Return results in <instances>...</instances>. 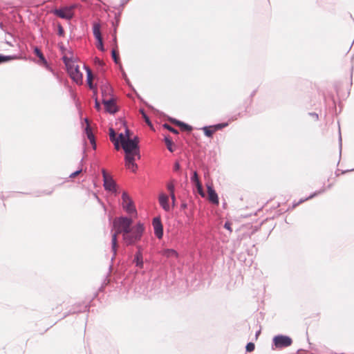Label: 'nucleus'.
<instances>
[{
    "instance_id": "b1692460",
    "label": "nucleus",
    "mask_w": 354,
    "mask_h": 354,
    "mask_svg": "<svg viewBox=\"0 0 354 354\" xmlns=\"http://www.w3.org/2000/svg\"><path fill=\"white\" fill-rule=\"evenodd\" d=\"M196 187L197 188V190H198V194L202 196V197H204L205 196V193L203 192V187H202V184L201 183H198L197 184H196Z\"/></svg>"
},
{
    "instance_id": "a878e982",
    "label": "nucleus",
    "mask_w": 354,
    "mask_h": 354,
    "mask_svg": "<svg viewBox=\"0 0 354 354\" xmlns=\"http://www.w3.org/2000/svg\"><path fill=\"white\" fill-rule=\"evenodd\" d=\"M35 52L36 55L39 57V59L42 62H46L45 58H44L43 54L41 53V52L37 48H35Z\"/></svg>"
},
{
    "instance_id": "7ed1b4c3",
    "label": "nucleus",
    "mask_w": 354,
    "mask_h": 354,
    "mask_svg": "<svg viewBox=\"0 0 354 354\" xmlns=\"http://www.w3.org/2000/svg\"><path fill=\"white\" fill-rule=\"evenodd\" d=\"M120 142L126 156L130 155L131 156H137L138 159L140 158V150L138 147V139L135 137L133 139L131 138L130 131L126 128L125 133H120L119 135Z\"/></svg>"
},
{
    "instance_id": "2f4dec72",
    "label": "nucleus",
    "mask_w": 354,
    "mask_h": 354,
    "mask_svg": "<svg viewBox=\"0 0 354 354\" xmlns=\"http://www.w3.org/2000/svg\"><path fill=\"white\" fill-rule=\"evenodd\" d=\"M94 63L96 64V65H98V66H103L104 65V62L102 60L100 59L98 57H95L94 59Z\"/></svg>"
},
{
    "instance_id": "f8f14e48",
    "label": "nucleus",
    "mask_w": 354,
    "mask_h": 354,
    "mask_svg": "<svg viewBox=\"0 0 354 354\" xmlns=\"http://www.w3.org/2000/svg\"><path fill=\"white\" fill-rule=\"evenodd\" d=\"M102 24L100 22L93 24V32L97 39L98 44H103V40L101 35Z\"/></svg>"
},
{
    "instance_id": "7c9ffc66",
    "label": "nucleus",
    "mask_w": 354,
    "mask_h": 354,
    "mask_svg": "<svg viewBox=\"0 0 354 354\" xmlns=\"http://www.w3.org/2000/svg\"><path fill=\"white\" fill-rule=\"evenodd\" d=\"M167 189L169 191L170 194L174 193V185L172 182H170L169 183L167 184Z\"/></svg>"
},
{
    "instance_id": "f3484780",
    "label": "nucleus",
    "mask_w": 354,
    "mask_h": 354,
    "mask_svg": "<svg viewBox=\"0 0 354 354\" xmlns=\"http://www.w3.org/2000/svg\"><path fill=\"white\" fill-rule=\"evenodd\" d=\"M160 254L167 258H178V252L174 249H165L160 252Z\"/></svg>"
},
{
    "instance_id": "423d86ee",
    "label": "nucleus",
    "mask_w": 354,
    "mask_h": 354,
    "mask_svg": "<svg viewBox=\"0 0 354 354\" xmlns=\"http://www.w3.org/2000/svg\"><path fill=\"white\" fill-rule=\"evenodd\" d=\"M122 207L126 210V212L128 214H136V209L133 205V203L127 192H124L122 193Z\"/></svg>"
},
{
    "instance_id": "9b49d317",
    "label": "nucleus",
    "mask_w": 354,
    "mask_h": 354,
    "mask_svg": "<svg viewBox=\"0 0 354 354\" xmlns=\"http://www.w3.org/2000/svg\"><path fill=\"white\" fill-rule=\"evenodd\" d=\"M227 126V124L223 123V124H218L214 126H210V127H203V130L204 131V133L207 137H212L213 134L219 129H221L222 128Z\"/></svg>"
},
{
    "instance_id": "cd10ccee",
    "label": "nucleus",
    "mask_w": 354,
    "mask_h": 354,
    "mask_svg": "<svg viewBox=\"0 0 354 354\" xmlns=\"http://www.w3.org/2000/svg\"><path fill=\"white\" fill-rule=\"evenodd\" d=\"M109 137H110V140L112 142H114L115 140H118V138H115V133L112 128H111L109 129Z\"/></svg>"
},
{
    "instance_id": "bb28decb",
    "label": "nucleus",
    "mask_w": 354,
    "mask_h": 354,
    "mask_svg": "<svg viewBox=\"0 0 354 354\" xmlns=\"http://www.w3.org/2000/svg\"><path fill=\"white\" fill-rule=\"evenodd\" d=\"M163 127L167 129H168L169 131H171V132H172V133H174L175 134H178V131L176 129H174L172 127H171L169 124H165L163 125Z\"/></svg>"
},
{
    "instance_id": "9d476101",
    "label": "nucleus",
    "mask_w": 354,
    "mask_h": 354,
    "mask_svg": "<svg viewBox=\"0 0 354 354\" xmlns=\"http://www.w3.org/2000/svg\"><path fill=\"white\" fill-rule=\"evenodd\" d=\"M153 226L156 236L158 239H162L163 236V227L160 218L156 217L153 219Z\"/></svg>"
},
{
    "instance_id": "c756f323",
    "label": "nucleus",
    "mask_w": 354,
    "mask_h": 354,
    "mask_svg": "<svg viewBox=\"0 0 354 354\" xmlns=\"http://www.w3.org/2000/svg\"><path fill=\"white\" fill-rule=\"evenodd\" d=\"M12 59H13V57L10 56H3L0 55V63L10 60Z\"/></svg>"
},
{
    "instance_id": "58836bf2",
    "label": "nucleus",
    "mask_w": 354,
    "mask_h": 354,
    "mask_svg": "<svg viewBox=\"0 0 354 354\" xmlns=\"http://www.w3.org/2000/svg\"><path fill=\"white\" fill-rule=\"evenodd\" d=\"M64 32V30H63V28L59 25V34L60 35H62Z\"/></svg>"
},
{
    "instance_id": "4468645a",
    "label": "nucleus",
    "mask_w": 354,
    "mask_h": 354,
    "mask_svg": "<svg viewBox=\"0 0 354 354\" xmlns=\"http://www.w3.org/2000/svg\"><path fill=\"white\" fill-rule=\"evenodd\" d=\"M207 188L208 193V200L213 204L218 205V197L212 186L210 185H207Z\"/></svg>"
},
{
    "instance_id": "39448f33",
    "label": "nucleus",
    "mask_w": 354,
    "mask_h": 354,
    "mask_svg": "<svg viewBox=\"0 0 354 354\" xmlns=\"http://www.w3.org/2000/svg\"><path fill=\"white\" fill-rule=\"evenodd\" d=\"M75 8V6H66L60 9H55L52 11V13L62 19L70 20L73 17V9Z\"/></svg>"
},
{
    "instance_id": "2eb2a0df",
    "label": "nucleus",
    "mask_w": 354,
    "mask_h": 354,
    "mask_svg": "<svg viewBox=\"0 0 354 354\" xmlns=\"http://www.w3.org/2000/svg\"><path fill=\"white\" fill-rule=\"evenodd\" d=\"M85 122L86 123V127L85 128V133L86 134L88 139L89 140L91 144L93 145V148L95 149V147H96L95 140L94 135L92 133V131H91V129L90 127V124H89V121L87 118H86Z\"/></svg>"
},
{
    "instance_id": "4c0bfd02",
    "label": "nucleus",
    "mask_w": 354,
    "mask_h": 354,
    "mask_svg": "<svg viewBox=\"0 0 354 354\" xmlns=\"http://www.w3.org/2000/svg\"><path fill=\"white\" fill-rule=\"evenodd\" d=\"M170 196H171V198L172 200V203H173V204H174V203L176 201V197H175L174 193H171Z\"/></svg>"
},
{
    "instance_id": "ddd939ff",
    "label": "nucleus",
    "mask_w": 354,
    "mask_h": 354,
    "mask_svg": "<svg viewBox=\"0 0 354 354\" xmlns=\"http://www.w3.org/2000/svg\"><path fill=\"white\" fill-rule=\"evenodd\" d=\"M136 159H138L137 156H131L130 155L125 156V166L133 172H136L138 168V165L135 163Z\"/></svg>"
},
{
    "instance_id": "c9c22d12",
    "label": "nucleus",
    "mask_w": 354,
    "mask_h": 354,
    "mask_svg": "<svg viewBox=\"0 0 354 354\" xmlns=\"http://www.w3.org/2000/svg\"><path fill=\"white\" fill-rule=\"evenodd\" d=\"M224 227L228 230H230V232H232V228H231V223H229V222H226L224 225Z\"/></svg>"
},
{
    "instance_id": "393cba45",
    "label": "nucleus",
    "mask_w": 354,
    "mask_h": 354,
    "mask_svg": "<svg viewBox=\"0 0 354 354\" xmlns=\"http://www.w3.org/2000/svg\"><path fill=\"white\" fill-rule=\"evenodd\" d=\"M191 180L194 183H195V185L201 182L198 178V174L196 171H194L193 176L191 178Z\"/></svg>"
},
{
    "instance_id": "e433bc0d",
    "label": "nucleus",
    "mask_w": 354,
    "mask_h": 354,
    "mask_svg": "<svg viewBox=\"0 0 354 354\" xmlns=\"http://www.w3.org/2000/svg\"><path fill=\"white\" fill-rule=\"evenodd\" d=\"M179 169H180V165H179V163H178V162H176V163L174 164V170H175V171H178V170H179Z\"/></svg>"
},
{
    "instance_id": "dca6fc26",
    "label": "nucleus",
    "mask_w": 354,
    "mask_h": 354,
    "mask_svg": "<svg viewBox=\"0 0 354 354\" xmlns=\"http://www.w3.org/2000/svg\"><path fill=\"white\" fill-rule=\"evenodd\" d=\"M159 203L161 207L165 210L169 211L170 209L169 205V198L167 195L162 194L159 196Z\"/></svg>"
},
{
    "instance_id": "ea45409f",
    "label": "nucleus",
    "mask_w": 354,
    "mask_h": 354,
    "mask_svg": "<svg viewBox=\"0 0 354 354\" xmlns=\"http://www.w3.org/2000/svg\"><path fill=\"white\" fill-rule=\"evenodd\" d=\"M95 108L97 109H100V104L99 102L97 100H95Z\"/></svg>"
},
{
    "instance_id": "1a4fd4ad",
    "label": "nucleus",
    "mask_w": 354,
    "mask_h": 354,
    "mask_svg": "<svg viewBox=\"0 0 354 354\" xmlns=\"http://www.w3.org/2000/svg\"><path fill=\"white\" fill-rule=\"evenodd\" d=\"M104 109L109 113H115L118 111V108L114 99L112 97H104L102 99Z\"/></svg>"
},
{
    "instance_id": "412c9836",
    "label": "nucleus",
    "mask_w": 354,
    "mask_h": 354,
    "mask_svg": "<svg viewBox=\"0 0 354 354\" xmlns=\"http://www.w3.org/2000/svg\"><path fill=\"white\" fill-rule=\"evenodd\" d=\"M111 53H112V57H113L114 62L116 64H119L120 63V57H119V51H118V48H113Z\"/></svg>"
},
{
    "instance_id": "a19ab883",
    "label": "nucleus",
    "mask_w": 354,
    "mask_h": 354,
    "mask_svg": "<svg viewBox=\"0 0 354 354\" xmlns=\"http://www.w3.org/2000/svg\"><path fill=\"white\" fill-rule=\"evenodd\" d=\"M310 115L313 118V119L315 120H317L318 119V115L316 114V113H310Z\"/></svg>"
},
{
    "instance_id": "f03ea898",
    "label": "nucleus",
    "mask_w": 354,
    "mask_h": 354,
    "mask_svg": "<svg viewBox=\"0 0 354 354\" xmlns=\"http://www.w3.org/2000/svg\"><path fill=\"white\" fill-rule=\"evenodd\" d=\"M132 220L127 217H120L114 219L113 228L115 232L112 234L111 243L113 258H115L117 253L118 239L117 236L119 234H122L123 240L127 239V234L131 232V225Z\"/></svg>"
},
{
    "instance_id": "c85d7f7f",
    "label": "nucleus",
    "mask_w": 354,
    "mask_h": 354,
    "mask_svg": "<svg viewBox=\"0 0 354 354\" xmlns=\"http://www.w3.org/2000/svg\"><path fill=\"white\" fill-rule=\"evenodd\" d=\"M255 346L254 343L250 342L246 345V351L248 352H252L254 350Z\"/></svg>"
},
{
    "instance_id": "f257e3e1",
    "label": "nucleus",
    "mask_w": 354,
    "mask_h": 354,
    "mask_svg": "<svg viewBox=\"0 0 354 354\" xmlns=\"http://www.w3.org/2000/svg\"><path fill=\"white\" fill-rule=\"evenodd\" d=\"M60 48L63 54L62 59L70 77L77 84H82L83 75L80 72V66L77 64L78 57L73 51L67 49L64 46H60Z\"/></svg>"
},
{
    "instance_id": "20e7f679",
    "label": "nucleus",
    "mask_w": 354,
    "mask_h": 354,
    "mask_svg": "<svg viewBox=\"0 0 354 354\" xmlns=\"http://www.w3.org/2000/svg\"><path fill=\"white\" fill-rule=\"evenodd\" d=\"M145 227L143 225L138 223L134 227L131 228V232L127 234V239H124V243L127 245L134 244L138 241L140 240L142 234L144 232Z\"/></svg>"
},
{
    "instance_id": "6ab92c4d",
    "label": "nucleus",
    "mask_w": 354,
    "mask_h": 354,
    "mask_svg": "<svg viewBox=\"0 0 354 354\" xmlns=\"http://www.w3.org/2000/svg\"><path fill=\"white\" fill-rule=\"evenodd\" d=\"M84 68H85V69L86 71V79H87L86 81H87V84H88V86H89V88L91 89H94L95 87H94V86L93 84V75L92 74V71L88 67L84 66Z\"/></svg>"
},
{
    "instance_id": "6e6552de",
    "label": "nucleus",
    "mask_w": 354,
    "mask_h": 354,
    "mask_svg": "<svg viewBox=\"0 0 354 354\" xmlns=\"http://www.w3.org/2000/svg\"><path fill=\"white\" fill-rule=\"evenodd\" d=\"M102 176L105 189L110 192H115L116 184L112 176L107 174L105 169H102Z\"/></svg>"
},
{
    "instance_id": "aec40b11",
    "label": "nucleus",
    "mask_w": 354,
    "mask_h": 354,
    "mask_svg": "<svg viewBox=\"0 0 354 354\" xmlns=\"http://www.w3.org/2000/svg\"><path fill=\"white\" fill-rule=\"evenodd\" d=\"M175 124L180 127L181 129L183 131H191L192 130V127L190 125L185 124L183 122L176 120L175 121Z\"/></svg>"
},
{
    "instance_id": "79ce46f5",
    "label": "nucleus",
    "mask_w": 354,
    "mask_h": 354,
    "mask_svg": "<svg viewBox=\"0 0 354 354\" xmlns=\"http://www.w3.org/2000/svg\"><path fill=\"white\" fill-rule=\"evenodd\" d=\"M98 47L101 51L105 50L104 46H98Z\"/></svg>"
},
{
    "instance_id": "5701e85b",
    "label": "nucleus",
    "mask_w": 354,
    "mask_h": 354,
    "mask_svg": "<svg viewBox=\"0 0 354 354\" xmlns=\"http://www.w3.org/2000/svg\"><path fill=\"white\" fill-rule=\"evenodd\" d=\"M165 144L167 145V148L168 149V150L171 152H173L174 151V149L172 147L173 142L171 140V138H169V137H165Z\"/></svg>"
},
{
    "instance_id": "473e14b6",
    "label": "nucleus",
    "mask_w": 354,
    "mask_h": 354,
    "mask_svg": "<svg viewBox=\"0 0 354 354\" xmlns=\"http://www.w3.org/2000/svg\"><path fill=\"white\" fill-rule=\"evenodd\" d=\"M141 113L142 114V116L145 120V122L149 124V125H151V122L149 120V118L147 116V115L145 114V113L143 111H141Z\"/></svg>"
},
{
    "instance_id": "f704fd0d",
    "label": "nucleus",
    "mask_w": 354,
    "mask_h": 354,
    "mask_svg": "<svg viewBox=\"0 0 354 354\" xmlns=\"http://www.w3.org/2000/svg\"><path fill=\"white\" fill-rule=\"evenodd\" d=\"M82 172V169L77 170L70 175V178H75L77 175H79Z\"/></svg>"
},
{
    "instance_id": "a211bd4d",
    "label": "nucleus",
    "mask_w": 354,
    "mask_h": 354,
    "mask_svg": "<svg viewBox=\"0 0 354 354\" xmlns=\"http://www.w3.org/2000/svg\"><path fill=\"white\" fill-rule=\"evenodd\" d=\"M133 262L136 263V266H138L140 268H143V265H144L143 257H142V254L140 251H138L135 254Z\"/></svg>"
},
{
    "instance_id": "0eeeda50",
    "label": "nucleus",
    "mask_w": 354,
    "mask_h": 354,
    "mask_svg": "<svg viewBox=\"0 0 354 354\" xmlns=\"http://www.w3.org/2000/svg\"><path fill=\"white\" fill-rule=\"evenodd\" d=\"M273 342L275 347L278 348L288 347L292 343V339L285 335H277L274 337Z\"/></svg>"
},
{
    "instance_id": "72a5a7b5",
    "label": "nucleus",
    "mask_w": 354,
    "mask_h": 354,
    "mask_svg": "<svg viewBox=\"0 0 354 354\" xmlns=\"http://www.w3.org/2000/svg\"><path fill=\"white\" fill-rule=\"evenodd\" d=\"M114 143V146H115V148L116 150H119L120 149V145H119V142H120V139L119 138H118V140H115L114 142H113Z\"/></svg>"
},
{
    "instance_id": "4be33fe9",
    "label": "nucleus",
    "mask_w": 354,
    "mask_h": 354,
    "mask_svg": "<svg viewBox=\"0 0 354 354\" xmlns=\"http://www.w3.org/2000/svg\"><path fill=\"white\" fill-rule=\"evenodd\" d=\"M111 92V88L109 85H104L103 87H102V94L103 96V98L104 97H109L108 95Z\"/></svg>"
}]
</instances>
